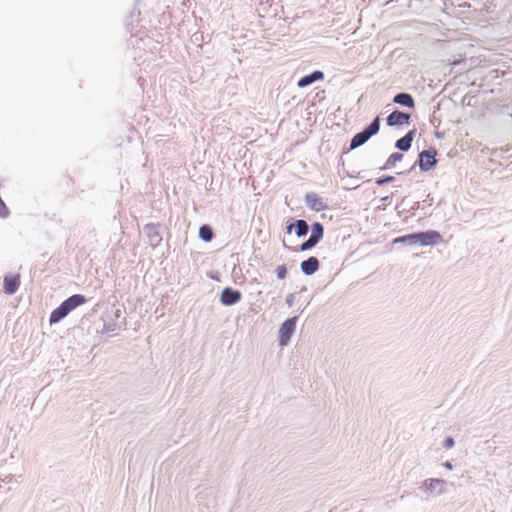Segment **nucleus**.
<instances>
[{"label":"nucleus","instance_id":"nucleus-1","mask_svg":"<svg viewBox=\"0 0 512 512\" xmlns=\"http://www.w3.org/2000/svg\"><path fill=\"white\" fill-rule=\"evenodd\" d=\"M86 299L84 296L80 294H75L66 299L61 303V305L52 311L50 315V323H58L61 321L65 316H67L72 310L77 308L78 306L84 304Z\"/></svg>","mask_w":512,"mask_h":512},{"label":"nucleus","instance_id":"nucleus-2","mask_svg":"<svg viewBox=\"0 0 512 512\" xmlns=\"http://www.w3.org/2000/svg\"><path fill=\"white\" fill-rule=\"evenodd\" d=\"M380 128V120L379 117H376L374 121L362 132L356 134L352 140L350 147L351 149H355L361 145H363L371 136L378 133Z\"/></svg>","mask_w":512,"mask_h":512},{"label":"nucleus","instance_id":"nucleus-3","mask_svg":"<svg viewBox=\"0 0 512 512\" xmlns=\"http://www.w3.org/2000/svg\"><path fill=\"white\" fill-rule=\"evenodd\" d=\"M296 318L287 319L279 329V342L281 346L287 345L292 333L295 330Z\"/></svg>","mask_w":512,"mask_h":512},{"label":"nucleus","instance_id":"nucleus-4","mask_svg":"<svg viewBox=\"0 0 512 512\" xmlns=\"http://www.w3.org/2000/svg\"><path fill=\"white\" fill-rule=\"evenodd\" d=\"M436 151L424 150L419 155V166L421 170L428 171L436 164Z\"/></svg>","mask_w":512,"mask_h":512},{"label":"nucleus","instance_id":"nucleus-5","mask_svg":"<svg viewBox=\"0 0 512 512\" xmlns=\"http://www.w3.org/2000/svg\"><path fill=\"white\" fill-rule=\"evenodd\" d=\"M418 242L422 245H433L441 241V235L437 231L416 233Z\"/></svg>","mask_w":512,"mask_h":512},{"label":"nucleus","instance_id":"nucleus-6","mask_svg":"<svg viewBox=\"0 0 512 512\" xmlns=\"http://www.w3.org/2000/svg\"><path fill=\"white\" fill-rule=\"evenodd\" d=\"M241 299V293L231 288H225L220 296L222 304L230 306L237 303Z\"/></svg>","mask_w":512,"mask_h":512},{"label":"nucleus","instance_id":"nucleus-7","mask_svg":"<svg viewBox=\"0 0 512 512\" xmlns=\"http://www.w3.org/2000/svg\"><path fill=\"white\" fill-rule=\"evenodd\" d=\"M305 200L308 207L317 212L322 211L327 207L323 199L316 193H308Z\"/></svg>","mask_w":512,"mask_h":512},{"label":"nucleus","instance_id":"nucleus-8","mask_svg":"<svg viewBox=\"0 0 512 512\" xmlns=\"http://www.w3.org/2000/svg\"><path fill=\"white\" fill-rule=\"evenodd\" d=\"M410 115L401 111H394L387 117V124L389 126L408 124Z\"/></svg>","mask_w":512,"mask_h":512},{"label":"nucleus","instance_id":"nucleus-9","mask_svg":"<svg viewBox=\"0 0 512 512\" xmlns=\"http://www.w3.org/2000/svg\"><path fill=\"white\" fill-rule=\"evenodd\" d=\"M319 269V261L316 257H310L301 263V270L306 275H312Z\"/></svg>","mask_w":512,"mask_h":512},{"label":"nucleus","instance_id":"nucleus-10","mask_svg":"<svg viewBox=\"0 0 512 512\" xmlns=\"http://www.w3.org/2000/svg\"><path fill=\"white\" fill-rule=\"evenodd\" d=\"M20 285V276L14 275L4 278V291L7 294H13L17 291Z\"/></svg>","mask_w":512,"mask_h":512},{"label":"nucleus","instance_id":"nucleus-11","mask_svg":"<svg viewBox=\"0 0 512 512\" xmlns=\"http://www.w3.org/2000/svg\"><path fill=\"white\" fill-rule=\"evenodd\" d=\"M323 79H324L323 72H321V71H314L310 75H306V76L302 77L298 81L297 85H298L299 88H304V87L312 84L315 81H319V80H323Z\"/></svg>","mask_w":512,"mask_h":512},{"label":"nucleus","instance_id":"nucleus-12","mask_svg":"<svg viewBox=\"0 0 512 512\" xmlns=\"http://www.w3.org/2000/svg\"><path fill=\"white\" fill-rule=\"evenodd\" d=\"M414 134L415 130L409 131L404 137L397 140L396 147L402 151L409 150L413 141Z\"/></svg>","mask_w":512,"mask_h":512},{"label":"nucleus","instance_id":"nucleus-13","mask_svg":"<svg viewBox=\"0 0 512 512\" xmlns=\"http://www.w3.org/2000/svg\"><path fill=\"white\" fill-rule=\"evenodd\" d=\"M393 101L397 104H400V105H403V106H406V107H409V108H414L415 106V103H414V100L412 98V96L410 94H407V93H400V94H397Z\"/></svg>","mask_w":512,"mask_h":512},{"label":"nucleus","instance_id":"nucleus-14","mask_svg":"<svg viewBox=\"0 0 512 512\" xmlns=\"http://www.w3.org/2000/svg\"><path fill=\"white\" fill-rule=\"evenodd\" d=\"M293 226L296 227V234L298 237L304 236L308 232V225L304 220H297L295 224H291L287 227V233H290Z\"/></svg>","mask_w":512,"mask_h":512},{"label":"nucleus","instance_id":"nucleus-15","mask_svg":"<svg viewBox=\"0 0 512 512\" xmlns=\"http://www.w3.org/2000/svg\"><path fill=\"white\" fill-rule=\"evenodd\" d=\"M403 159V155L401 153H393L389 156L387 159L385 165L383 166V169H389L396 165L397 162H400Z\"/></svg>","mask_w":512,"mask_h":512},{"label":"nucleus","instance_id":"nucleus-16","mask_svg":"<svg viewBox=\"0 0 512 512\" xmlns=\"http://www.w3.org/2000/svg\"><path fill=\"white\" fill-rule=\"evenodd\" d=\"M199 236L202 240L209 242L213 238L212 229L208 225H203L199 229Z\"/></svg>","mask_w":512,"mask_h":512},{"label":"nucleus","instance_id":"nucleus-17","mask_svg":"<svg viewBox=\"0 0 512 512\" xmlns=\"http://www.w3.org/2000/svg\"><path fill=\"white\" fill-rule=\"evenodd\" d=\"M323 226L320 223H314L312 225V233L311 236L319 241L323 237Z\"/></svg>","mask_w":512,"mask_h":512},{"label":"nucleus","instance_id":"nucleus-18","mask_svg":"<svg viewBox=\"0 0 512 512\" xmlns=\"http://www.w3.org/2000/svg\"><path fill=\"white\" fill-rule=\"evenodd\" d=\"M317 243H318V241L310 235L309 239L301 244L300 250L301 251L309 250V249L313 248Z\"/></svg>","mask_w":512,"mask_h":512},{"label":"nucleus","instance_id":"nucleus-19","mask_svg":"<svg viewBox=\"0 0 512 512\" xmlns=\"http://www.w3.org/2000/svg\"><path fill=\"white\" fill-rule=\"evenodd\" d=\"M276 274L279 279H284L287 275V269L284 265H280L276 268Z\"/></svg>","mask_w":512,"mask_h":512},{"label":"nucleus","instance_id":"nucleus-20","mask_svg":"<svg viewBox=\"0 0 512 512\" xmlns=\"http://www.w3.org/2000/svg\"><path fill=\"white\" fill-rule=\"evenodd\" d=\"M394 180V177L393 176H387V177H384V178H379L376 180V184L381 186L385 183H389V182H392Z\"/></svg>","mask_w":512,"mask_h":512},{"label":"nucleus","instance_id":"nucleus-21","mask_svg":"<svg viewBox=\"0 0 512 512\" xmlns=\"http://www.w3.org/2000/svg\"><path fill=\"white\" fill-rule=\"evenodd\" d=\"M407 242L414 244L418 242L417 234H409L406 235Z\"/></svg>","mask_w":512,"mask_h":512},{"label":"nucleus","instance_id":"nucleus-22","mask_svg":"<svg viewBox=\"0 0 512 512\" xmlns=\"http://www.w3.org/2000/svg\"><path fill=\"white\" fill-rule=\"evenodd\" d=\"M440 484H444V481L439 480V479H430L428 485H429V488H432V487H435V485H440Z\"/></svg>","mask_w":512,"mask_h":512},{"label":"nucleus","instance_id":"nucleus-23","mask_svg":"<svg viewBox=\"0 0 512 512\" xmlns=\"http://www.w3.org/2000/svg\"><path fill=\"white\" fill-rule=\"evenodd\" d=\"M453 445H454V441L452 438L449 437L445 440V443H444L445 448L449 449V448L453 447Z\"/></svg>","mask_w":512,"mask_h":512},{"label":"nucleus","instance_id":"nucleus-24","mask_svg":"<svg viewBox=\"0 0 512 512\" xmlns=\"http://www.w3.org/2000/svg\"><path fill=\"white\" fill-rule=\"evenodd\" d=\"M393 242H394V243H403V242H407L406 235H405V236H401V237H397V238H395Z\"/></svg>","mask_w":512,"mask_h":512},{"label":"nucleus","instance_id":"nucleus-25","mask_svg":"<svg viewBox=\"0 0 512 512\" xmlns=\"http://www.w3.org/2000/svg\"><path fill=\"white\" fill-rule=\"evenodd\" d=\"M445 465H446V467L451 468V464L450 463L447 462Z\"/></svg>","mask_w":512,"mask_h":512}]
</instances>
